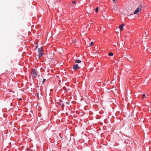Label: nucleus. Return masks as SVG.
Returning a JSON list of instances; mask_svg holds the SVG:
<instances>
[{
  "label": "nucleus",
  "mask_w": 151,
  "mask_h": 151,
  "mask_svg": "<svg viewBox=\"0 0 151 151\" xmlns=\"http://www.w3.org/2000/svg\"><path fill=\"white\" fill-rule=\"evenodd\" d=\"M31 73L32 76V77L34 78H35L37 76V74L36 70L35 69L32 70Z\"/></svg>",
  "instance_id": "1"
},
{
  "label": "nucleus",
  "mask_w": 151,
  "mask_h": 151,
  "mask_svg": "<svg viewBox=\"0 0 151 151\" xmlns=\"http://www.w3.org/2000/svg\"><path fill=\"white\" fill-rule=\"evenodd\" d=\"M80 67L78 64H76L73 65V69L75 71H76L77 69H80Z\"/></svg>",
  "instance_id": "2"
},
{
  "label": "nucleus",
  "mask_w": 151,
  "mask_h": 151,
  "mask_svg": "<svg viewBox=\"0 0 151 151\" xmlns=\"http://www.w3.org/2000/svg\"><path fill=\"white\" fill-rule=\"evenodd\" d=\"M142 8V6L141 5L140 6L137 8L134 12V14H137L140 11Z\"/></svg>",
  "instance_id": "3"
},
{
  "label": "nucleus",
  "mask_w": 151,
  "mask_h": 151,
  "mask_svg": "<svg viewBox=\"0 0 151 151\" xmlns=\"http://www.w3.org/2000/svg\"><path fill=\"white\" fill-rule=\"evenodd\" d=\"M124 24H122L119 25V28L121 30H122L123 29V26Z\"/></svg>",
  "instance_id": "4"
},
{
  "label": "nucleus",
  "mask_w": 151,
  "mask_h": 151,
  "mask_svg": "<svg viewBox=\"0 0 151 151\" xmlns=\"http://www.w3.org/2000/svg\"><path fill=\"white\" fill-rule=\"evenodd\" d=\"M74 61L76 63H79L81 62V61L78 59L75 60Z\"/></svg>",
  "instance_id": "5"
},
{
  "label": "nucleus",
  "mask_w": 151,
  "mask_h": 151,
  "mask_svg": "<svg viewBox=\"0 0 151 151\" xmlns=\"http://www.w3.org/2000/svg\"><path fill=\"white\" fill-rule=\"evenodd\" d=\"M42 47L38 48V52H42Z\"/></svg>",
  "instance_id": "6"
},
{
  "label": "nucleus",
  "mask_w": 151,
  "mask_h": 151,
  "mask_svg": "<svg viewBox=\"0 0 151 151\" xmlns=\"http://www.w3.org/2000/svg\"><path fill=\"white\" fill-rule=\"evenodd\" d=\"M38 56L39 58H40L42 56V55H43V53L42 52H38Z\"/></svg>",
  "instance_id": "7"
},
{
  "label": "nucleus",
  "mask_w": 151,
  "mask_h": 151,
  "mask_svg": "<svg viewBox=\"0 0 151 151\" xmlns=\"http://www.w3.org/2000/svg\"><path fill=\"white\" fill-rule=\"evenodd\" d=\"M146 32H145V35H143V37L145 38L146 39H147V38L146 37L147 36V34L146 35Z\"/></svg>",
  "instance_id": "8"
},
{
  "label": "nucleus",
  "mask_w": 151,
  "mask_h": 151,
  "mask_svg": "<svg viewBox=\"0 0 151 151\" xmlns=\"http://www.w3.org/2000/svg\"><path fill=\"white\" fill-rule=\"evenodd\" d=\"M145 98H146V94H143V95H142V99H144Z\"/></svg>",
  "instance_id": "9"
},
{
  "label": "nucleus",
  "mask_w": 151,
  "mask_h": 151,
  "mask_svg": "<svg viewBox=\"0 0 151 151\" xmlns=\"http://www.w3.org/2000/svg\"><path fill=\"white\" fill-rule=\"evenodd\" d=\"M109 55L110 56H112L113 55V54L111 52H110L109 53Z\"/></svg>",
  "instance_id": "10"
},
{
  "label": "nucleus",
  "mask_w": 151,
  "mask_h": 151,
  "mask_svg": "<svg viewBox=\"0 0 151 151\" xmlns=\"http://www.w3.org/2000/svg\"><path fill=\"white\" fill-rule=\"evenodd\" d=\"M98 10H99L98 8V7H96L95 9V11H96V13H97L98 12Z\"/></svg>",
  "instance_id": "11"
},
{
  "label": "nucleus",
  "mask_w": 151,
  "mask_h": 151,
  "mask_svg": "<svg viewBox=\"0 0 151 151\" xmlns=\"http://www.w3.org/2000/svg\"><path fill=\"white\" fill-rule=\"evenodd\" d=\"M93 42H91L90 43V45H89L90 46H92V45H93Z\"/></svg>",
  "instance_id": "12"
},
{
  "label": "nucleus",
  "mask_w": 151,
  "mask_h": 151,
  "mask_svg": "<svg viewBox=\"0 0 151 151\" xmlns=\"http://www.w3.org/2000/svg\"><path fill=\"white\" fill-rule=\"evenodd\" d=\"M72 2L73 4H74L76 3V1H72Z\"/></svg>",
  "instance_id": "13"
},
{
  "label": "nucleus",
  "mask_w": 151,
  "mask_h": 151,
  "mask_svg": "<svg viewBox=\"0 0 151 151\" xmlns=\"http://www.w3.org/2000/svg\"><path fill=\"white\" fill-rule=\"evenodd\" d=\"M45 81V79H43V81L42 82V84L44 83V82Z\"/></svg>",
  "instance_id": "14"
},
{
  "label": "nucleus",
  "mask_w": 151,
  "mask_h": 151,
  "mask_svg": "<svg viewBox=\"0 0 151 151\" xmlns=\"http://www.w3.org/2000/svg\"><path fill=\"white\" fill-rule=\"evenodd\" d=\"M112 1H113L114 3H115L116 0H112Z\"/></svg>",
  "instance_id": "15"
},
{
  "label": "nucleus",
  "mask_w": 151,
  "mask_h": 151,
  "mask_svg": "<svg viewBox=\"0 0 151 151\" xmlns=\"http://www.w3.org/2000/svg\"><path fill=\"white\" fill-rule=\"evenodd\" d=\"M76 41H74V42H74V43H76Z\"/></svg>",
  "instance_id": "16"
},
{
  "label": "nucleus",
  "mask_w": 151,
  "mask_h": 151,
  "mask_svg": "<svg viewBox=\"0 0 151 151\" xmlns=\"http://www.w3.org/2000/svg\"><path fill=\"white\" fill-rule=\"evenodd\" d=\"M71 6L72 7H73V6H74V5H71Z\"/></svg>",
  "instance_id": "17"
},
{
  "label": "nucleus",
  "mask_w": 151,
  "mask_h": 151,
  "mask_svg": "<svg viewBox=\"0 0 151 151\" xmlns=\"http://www.w3.org/2000/svg\"><path fill=\"white\" fill-rule=\"evenodd\" d=\"M22 100L21 99H19V100Z\"/></svg>",
  "instance_id": "18"
},
{
  "label": "nucleus",
  "mask_w": 151,
  "mask_h": 151,
  "mask_svg": "<svg viewBox=\"0 0 151 151\" xmlns=\"http://www.w3.org/2000/svg\"><path fill=\"white\" fill-rule=\"evenodd\" d=\"M27 150H29V148L27 149Z\"/></svg>",
  "instance_id": "19"
},
{
  "label": "nucleus",
  "mask_w": 151,
  "mask_h": 151,
  "mask_svg": "<svg viewBox=\"0 0 151 151\" xmlns=\"http://www.w3.org/2000/svg\"><path fill=\"white\" fill-rule=\"evenodd\" d=\"M36 48H37V46H36Z\"/></svg>",
  "instance_id": "20"
},
{
  "label": "nucleus",
  "mask_w": 151,
  "mask_h": 151,
  "mask_svg": "<svg viewBox=\"0 0 151 151\" xmlns=\"http://www.w3.org/2000/svg\"><path fill=\"white\" fill-rule=\"evenodd\" d=\"M36 48H37V46H36Z\"/></svg>",
  "instance_id": "21"
},
{
  "label": "nucleus",
  "mask_w": 151,
  "mask_h": 151,
  "mask_svg": "<svg viewBox=\"0 0 151 151\" xmlns=\"http://www.w3.org/2000/svg\"><path fill=\"white\" fill-rule=\"evenodd\" d=\"M96 52V51H95L94 53H95Z\"/></svg>",
  "instance_id": "22"
},
{
  "label": "nucleus",
  "mask_w": 151,
  "mask_h": 151,
  "mask_svg": "<svg viewBox=\"0 0 151 151\" xmlns=\"http://www.w3.org/2000/svg\"><path fill=\"white\" fill-rule=\"evenodd\" d=\"M96 52V51H95L94 53H95Z\"/></svg>",
  "instance_id": "23"
}]
</instances>
